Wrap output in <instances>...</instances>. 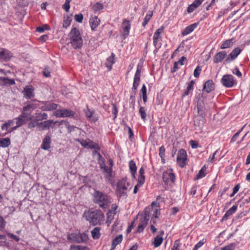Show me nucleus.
<instances>
[{"mask_svg":"<svg viewBox=\"0 0 250 250\" xmlns=\"http://www.w3.org/2000/svg\"><path fill=\"white\" fill-rule=\"evenodd\" d=\"M123 240V235L122 234L115 237L112 241L111 250H114L116 246L121 243Z\"/></svg>","mask_w":250,"mask_h":250,"instance_id":"nucleus-28","label":"nucleus"},{"mask_svg":"<svg viewBox=\"0 0 250 250\" xmlns=\"http://www.w3.org/2000/svg\"><path fill=\"white\" fill-rule=\"evenodd\" d=\"M153 15V13L151 11H149L147 14L146 15L144 20V22H143L142 25L144 27H145V26L147 24L149 20H150L151 18L152 17Z\"/></svg>","mask_w":250,"mask_h":250,"instance_id":"nucleus-37","label":"nucleus"},{"mask_svg":"<svg viewBox=\"0 0 250 250\" xmlns=\"http://www.w3.org/2000/svg\"><path fill=\"white\" fill-rule=\"evenodd\" d=\"M240 132V131H238L234 134V135L233 136V137H232V138L231 139V142H234L236 141V140L237 139V138L238 137V136L239 135Z\"/></svg>","mask_w":250,"mask_h":250,"instance_id":"nucleus-64","label":"nucleus"},{"mask_svg":"<svg viewBox=\"0 0 250 250\" xmlns=\"http://www.w3.org/2000/svg\"><path fill=\"white\" fill-rule=\"evenodd\" d=\"M15 120H17L16 125H18V126H20V127H21L23 124H24L25 123V121H26L21 115L18 117L15 118Z\"/></svg>","mask_w":250,"mask_h":250,"instance_id":"nucleus-41","label":"nucleus"},{"mask_svg":"<svg viewBox=\"0 0 250 250\" xmlns=\"http://www.w3.org/2000/svg\"><path fill=\"white\" fill-rule=\"evenodd\" d=\"M117 208H118V206L116 204H113L111 205V208L108 211L107 214L108 220L109 219H110V220L112 219V218H113L112 215L116 214V213L117 212Z\"/></svg>","mask_w":250,"mask_h":250,"instance_id":"nucleus-25","label":"nucleus"},{"mask_svg":"<svg viewBox=\"0 0 250 250\" xmlns=\"http://www.w3.org/2000/svg\"><path fill=\"white\" fill-rule=\"evenodd\" d=\"M84 216L89 224L93 226L100 225L104 220V214L99 209H89L84 212Z\"/></svg>","mask_w":250,"mask_h":250,"instance_id":"nucleus-1","label":"nucleus"},{"mask_svg":"<svg viewBox=\"0 0 250 250\" xmlns=\"http://www.w3.org/2000/svg\"><path fill=\"white\" fill-rule=\"evenodd\" d=\"M187 60V58L186 57H184V56H183L182 57L180 60L176 62V63L178 64V65H182L184 64V63H183V62L185 60Z\"/></svg>","mask_w":250,"mask_h":250,"instance_id":"nucleus-63","label":"nucleus"},{"mask_svg":"<svg viewBox=\"0 0 250 250\" xmlns=\"http://www.w3.org/2000/svg\"><path fill=\"white\" fill-rule=\"evenodd\" d=\"M75 21L79 23H81L83 20V15L82 14H76L74 16Z\"/></svg>","mask_w":250,"mask_h":250,"instance_id":"nucleus-51","label":"nucleus"},{"mask_svg":"<svg viewBox=\"0 0 250 250\" xmlns=\"http://www.w3.org/2000/svg\"><path fill=\"white\" fill-rule=\"evenodd\" d=\"M100 20L96 16H91L89 20V24L92 30L95 31L99 25Z\"/></svg>","mask_w":250,"mask_h":250,"instance_id":"nucleus-17","label":"nucleus"},{"mask_svg":"<svg viewBox=\"0 0 250 250\" xmlns=\"http://www.w3.org/2000/svg\"><path fill=\"white\" fill-rule=\"evenodd\" d=\"M51 137L48 135H46L42 141L41 148L43 150H49L51 147Z\"/></svg>","mask_w":250,"mask_h":250,"instance_id":"nucleus-20","label":"nucleus"},{"mask_svg":"<svg viewBox=\"0 0 250 250\" xmlns=\"http://www.w3.org/2000/svg\"><path fill=\"white\" fill-rule=\"evenodd\" d=\"M214 89V84L212 80L207 81L204 85L203 90L208 93Z\"/></svg>","mask_w":250,"mask_h":250,"instance_id":"nucleus-21","label":"nucleus"},{"mask_svg":"<svg viewBox=\"0 0 250 250\" xmlns=\"http://www.w3.org/2000/svg\"><path fill=\"white\" fill-rule=\"evenodd\" d=\"M71 21V19L70 18L67 17H64L63 21V27L66 28H67Z\"/></svg>","mask_w":250,"mask_h":250,"instance_id":"nucleus-44","label":"nucleus"},{"mask_svg":"<svg viewBox=\"0 0 250 250\" xmlns=\"http://www.w3.org/2000/svg\"><path fill=\"white\" fill-rule=\"evenodd\" d=\"M196 8H197L193 5V4L192 3L188 6L187 11L188 13H191Z\"/></svg>","mask_w":250,"mask_h":250,"instance_id":"nucleus-62","label":"nucleus"},{"mask_svg":"<svg viewBox=\"0 0 250 250\" xmlns=\"http://www.w3.org/2000/svg\"><path fill=\"white\" fill-rule=\"evenodd\" d=\"M37 126L36 119H33L28 124V127L29 128H33Z\"/></svg>","mask_w":250,"mask_h":250,"instance_id":"nucleus-52","label":"nucleus"},{"mask_svg":"<svg viewBox=\"0 0 250 250\" xmlns=\"http://www.w3.org/2000/svg\"><path fill=\"white\" fill-rule=\"evenodd\" d=\"M114 63V59L113 54L112 53V56L109 57L106 60L105 62V65L108 68L109 70H110L112 68V65Z\"/></svg>","mask_w":250,"mask_h":250,"instance_id":"nucleus-33","label":"nucleus"},{"mask_svg":"<svg viewBox=\"0 0 250 250\" xmlns=\"http://www.w3.org/2000/svg\"><path fill=\"white\" fill-rule=\"evenodd\" d=\"M237 206L234 205L231 208H230L225 214L223 219L225 218H227L228 217L231 215L233 213H234L237 210Z\"/></svg>","mask_w":250,"mask_h":250,"instance_id":"nucleus-35","label":"nucleus"},{"mask_svg":"<svg viewBox=\"0 0 250 250\" xmlns=\"http://www.w3.org/2000/svg\"><path fill=\"white\" fill-rule=\"evenodd\" d=\"M85 114L86 117L90 121L92 122H95L97 120V119L95 117H93L94 111L88 108H87L85 111Z\"/></svg>","mask_w":250,"mask_h":250,"instance_id":"nucleus-31","label":"nucleus"},{"mask_svg":"<svg viewBox=\"0 0 250 250\" xmlns=\"http://www.w3.org/2000/svg\"><path fill=\"white\" fill-rule=\"evenodd\" d=\"M59 123L58 125H62V122L54 121L52 120H48L43 122V126L42 127V130L49 129L50 128H53V125Z\"/></svg>","mask_w":250,"mask_h":250,"instance_id":"nucleus-18","label":"nucleus"},{"mask_svg":"<svg viewBox=\"0 0 250 250\" xmlns=\"http://www.w3.org/2000/svg\"><path fill=\"white\" fill-rule=\"evenodd\" d=\"M6 222L3 217L0 215V230L4 229L5 226Z\"/></svg>","mask_w":250,"mask_h":250,"instance_id":"nucleus-57","label":"nucleus"},{"mask_svg":"<svg viewBox=\"0 0 250 250\" xmlns=\"http://www.w3.org/2000/svg\"><path fill=\"white\" fill-rule=\"evenodd\" d=\"M69 40L71 46L74 49L81 48L83 45V41L79 30L75 27L71 29L68 34Z\"/></svg>","mask_w":250,"mask_h":250,"instance_id":"nucleus-3","label":"nucleus"},{"mask_svg":"<svg viewBox=\"0 0 250 250\" xmlns=\"http://www.w3.org/2000/svg\"><path fill=\"white\" fill-rule=\"evenodd\" d=\"M102 171L104 172L105 177L109 181H111L112 173V169L111 167L108 168L106 166L104 168L102 169Z\"/></svg>","mask_w":250,"mask_h":250,"instance_id":"nucleus-29","label":"nucleus"},{"mask_svg":"<svg viewBox=\"0 0 250 250\" xmlns=\"http://www.w3.org/2000/svg\"><path fill=\"white\" fill-rule=\"evenodd\" d=\"M75 112L70 109H62L56 110L53 112V115L58 118H65L73 117Z\"/></svg>","mask_w":250,"mask_h":250,"instance_id":"nucleus-8","label":"nucleus"},{"mask_svg":"<svg viewBox=\"0 0 250 250\" xmlns=\"http://www.w3.org/2000/svg\"><path fill=\"white\" fill-rule=\"evenodd\" d=\"M241 51V50L239 48H238V47L235 48L229 55V56L227 57V58L225 60V61L227 63H229L231 61L234 60V59H235L237 58V57L238 56V55L240 53Z\"/></svg>","mask_w":250,"mask_h":250,"instance_id":"nucleus-16","label":"nucleus"},{"mask_svg":"<svg viewBox=\"0 0 250 250\" xmlns=\"http://www.w3.org/2000/svg\"><path fill=\"white\" fill-rule=\"evenodd\" d=\"M14 123V121L13 120H8L7 122H5L1 125V129L2 130H6L7 131L8 133V130H9V127L13 125Z\"/></svg>","mask_w":250,"mask_h":250,"instance_id":"nucleus-34","label":"nucleus"},{"mask_svg":"<svg viewBox=\"0 0 250 250\" xmlns=\"http://www.w3.org/2000/svg\"><path fill=\"white\" fill-rule=\"evenodd\" d=\"M100 227H96L91 231L92 236L94 239H98L100 237Z\"/></svg>","mask_w":250,"mask_h":250,"instance_id":"nucleus-32","label":"nucleus"},{"mask_svg":"<svg viewBox=\"0 0 250 250\" xmlns=\"http://www.w3.org/2000/svg\"><path fill=\"white\" fill-rule=\"evenodd\" d=\"M40 103L43 104L40 107L42 111H52L57 107V104L49 102H40Z\"/></svg>","mask_w":250,"mask_h":250,"instance_id":"nucleus-13","label":"nucleus"},{"mask_svg":"<svg viewBox=\"0 0 250 250\" xmlns=\"http://www.w3.org/2000/svg\"><path fill=\"white\" fill-rule=\"evenodd\" d=\"M165 147L162 146L159 148V156L161 159H163L165 156Z\"/></svg>","mask_w":250,"mask_h":250,"instance_id":"nucleus-53","label":"nucleus"},{"mask_svg":"<svg viewBox=\"0 0 250 250\" xmlns=\"http://www.w3.org/2000/svg\"><path fill=\"white\" fill-rule=\"evenodd\" d=\"M201 71V69L200 67L197 66L194 71L193 75L195 77L197 78L199 77L200 72Z\"/></svg>","mask_w":250,"mask_h":250,"instance_id":"nucleus-56","label":"nucleus"},{"mask_svg":"<svg viewBox=\"0 0 250 250\" xmlns=\"http://www.w3.org/2000/svg\"><path fill=\"white\" fill-rule=\"evenodd\" d=\"M236 247L235 243H231L221 248V250H234Z\"/></svg>","mask_w":250,"mask_h":250,"instance_id":"nucleus-45","label":"nucleus"},{"mask_svg":"<svg viewBox=\"0 0 250 250\" xmlns=\"http://www.w3.org/2000/svg\"><path fill=\"white\" fill-rule=\"evenodd\" d=\"M36 119L42 121L43 120H46L48 118V115L46 113H36Z\"/></svg>","mask_w":250,"mask_h":250,"instance_id":"nucleus-43","label":"nucleus"},{"mask_svg":"<svg viewBox=\"0 0 250 250\" xmlns=\"http://www.w3.org/2000/svg\"><path fill=\"white\" fill-rule=\"evenodd\" d=\"M129 167L131 174L132 176V177L134 178L137 170V167L136 166L135 163L133 160H131L129 161Z\"/></svg>","mask_w":250,"mask_h":250,"instance_id":"nucleus-30","label":"nucleus"},{"mask_svg":"<svg viewBox=\"0 0 250 250\" xmlns=\"http://www.w3.org/2000/svg\"><path fill=\"white\" fill-rule=\"evenodd\" d=\"M194 84V81L193 80L191 81L189 83H188L187 89L189 90L190 91H192Z\"/></svg>","mask_w":250,"mask_h":250,"instance_id":"nucleus-58","label":"nucleus"},{"mask_svg":"<svg viewBox=\"0 0 250 250\" xmlns=\"http://www.w3.org/2000/svg\"><path fill=\"white\" fill-rule=\"evenodd\" d=\"M140 81V78L134 77L133 86H132V91L133 92H134V93L136 92V90H137V87L139 84Z\"/></svg>","mask_w":250,"mask_h":250,"instance_id":"nucleus-42","label":"nucleus"},{"mask_svg":"<svg viewBox=\"0 0 250 250\" xmlns=\"http://www.w3.org/2000/svg\"><path fill=\"white\" fill-rule=\"evenodd\" d=\"M197 108L198 114L203 117L205 115V107L202 100H199L198 101Z\"/></svg>","mask_w":250,"mask_h":250,"instance_id":"nucleus-24","label":"nucleus"},{"mask_svg":"<svg viewBox=\"0 0 250 250\" xmlns=\"http://www.w3.org/2000/svg\"><path fill=\"white\" fill-rule=\"evenodd\" d=\"M11 57L10 52L5 49H0V59L7 60Z\"/></svg>","mask_w":250,"mask_h":250,"instance_id":"nucleus-26","label":"nucleus"},{"mask_svg":"<svg viewBox=\"0 0 250 250\" xmlns=\"http://www.w3.org/2000/svg\"><path fill=\"white\" fill-rule=\"evenodd\" d=\"M206 242V240L204 239L200 240L194 246L193 250H197L198 249L201 248Z\"/></svg>","mask_w":250,"mask_h":250,"instance_id":"nucleus-46","label":"nucleus"},{"mask_svg":"<svg viewBox=\"0 0 250 250\" xmlns=\"http://www.w3.org/2000/svg\"><path fill=\"white\" fill-rule=\"evenodd\" d=\"M206 170V167H205V166L202 167V168L199 170L198 174H197L195 179L198 180L206 176V174L205 172Z\"/></svg>","mask_w":250,"mask_h":250,"instance_id":"nucleus-39","label":"nucleus"},{"mask_svg":"<svg viewBox=\"0 0 250 250\" xmlns=\"http://www.w3.org/2000/svg\"><path fill=\"white\" fill-rule=\"evenodd\" d=\"M227 53L222 51L216 53L213 58V62L215 63L221 62L226 57Z\"/></svg>","mask_w":250,"mask_h":250,"instance_id":"nucleus-19","label":"nucleus"},{"mask_svg":"<svg viewBox=\"0 0 250 250\" xmlns=\"http://www.w3.org/2000/svg\"><path fill=\"white\" fill-rule=\"evenodd\" d=\"M131 24L130 21L127 20H124L122 24L121 31L122 36L124 39L128 36Z\"/></svg>","mask_w":250,"mask_h":250,"instance_id":"nucleus-11","label":"nucleus"},{"mask_svg":"<svg viewBox=\"0 0 250 250\" xmlns=\"http://www.w3.org/2000/svg\"><path fill=\"white\" fill-rule=\"evenodd\" d=\"M37 105L33 103L28 104L22 108V113L21 115L26 121L33 120V116L31 115L32 110L36 109Z\"/></svg>","mask_w":250,"mask_h":250,"instance_id":"nucleus-5","label":"nucleus"},{"mask_svg":"<svg viewBox=\"0 0 250 250\" xmlns=\"http://www.w3.org/2000/svg\"><path fill=\"white\" fill-rule=\"evenodd\" d=\"M103 8V4L100 2L96 3L93 5V9L95 13H96L98 11L102 10Z\"/></svg>","mask_w":250,"mask_h":250,"instance_id":"nucleus-40","label":"nucleus"},{"mask_svg":"<svg viewBox=\"0 0 250 250\" xmlns=\"http://www.w3.org/2000/svg\"><path fill=\"white\" fill-rule=\"evenodd\" d=\"M139 113L141 115L142 119L145 120L146 117V109L143 107H141L139 109Z\"/></svg>","mask_w":250,"mask_h":250,"instance_id":"nucleus-49","label":"nucleus"},{"mask_svg":"<svg viewBox=\"0 0 250 250\" xmlns=\"http://www.w3.org/2000/svg\"><path fill=\"white\" fill-rule=\"evenodd\" d=\"M163 179L166 184L168 185L174 183L175 180V175L171 172L166 171L163 173Z\"/></svg>","mask_w":250,"mask_h":250,"instance_id":"nucleus-14","label":"nucleus"},{"mask_svg":"<svg viewBox=\"0 0 250 250\" xmlns=\"http://www.w3.org/2000/svg\"><path fill=\"white\" fill-rule=\"evenodd\" d=\"M10 140L8 138L0 139V146L1 147H8L10 145Z\"/></svg>","mask_w":250,"mask_h":250,"instance_id":"nucleus-36","label":"nucleus"},{"mask_svg":"<svg viewBox=\"0 0 250 250\" xmlns=\"http://www.w3.org/2000/svg\"><path fill=\"white\" fill-rule=\"evenodd\" d=\"M234 41L233 39L227 40L225 41L220 45V48L222 49H227L233 45Z\"/></svg>","mask_w":250,"mask_h":250,"instance_id":"nucleus-27","label":"nucleus"},{"mask_svg":"<svg viewBox=\"0 0 250 250\" xmlns=\"http://www.w3.org/2000/svg\"><path fill=\"white\" fill-rule=\"evenodd\" d=\"M198 23H194L190 24L186 27L182 31V34L183 36H187L193 32L194 29L197 27Z\"/></svg>","mask_w":250,"mask_h":250,"instance_id":"nucleus-22","label":"nucleus"},{"mask_svg":"<svg viewBox=\"0 0 250 250\" xmlns=\"http://www.w3.org/2000/svg\"><path fill=\"white\" fill-rule=\"evenodd\" d=\"M232 73L233 74L236 75L239 77H241L242 76V73L240 72L237 67H236L233 69Z\"/></svg>","mask_w":250,"mask_h":250,"instance_id":"nucleus-59","label":"nucleus"},{"mask_svg":"<svg viewBox=\"0 0 250 250\" xmlns=\"http://www.w3.org/2000/svg\"><path fill=\"white\" fill-rule=\"evenodd\" d=\"M145 180V176H139L137 184L139 187H141L144 183Z\"/></svg>","mask_w":250,"mask_h":250,"instance_id":"nucleus-48","label":"nucleus"},{"mask_svg":"<svg viewBox=\"0 0 250 250\" xmlns=\"http://www.w3.org/2000/svg\"><path fill=\"white\" fill-rule=\"evenodd\" d=\"M180 245V241L178 240H176L173 244L171 250H179Z\"/></svg>","mask_w":250,"mask_h":250,"instance_id":"nucleus-50","label":"nucleus"},{"mask_svg":"<svg viewBox=\"0 0 250 250\" xmlns=\"http://www.w3.org/2000/svg\"><path fill=\"white\" fill-rule=\"evenodd\" d=\"M0 81L1 82L0 83V85L3 86H10L12 85H14L15 83L13 79H10L8 78L5 77H0Z\"/></svg>","mask_w":250,"mask_h":250,"instance_id":"nucleus-23","label":"nucleus"},{"mask_svg":"<svg viewBox=\"0 0 250 250\" xmlns=\"http://www.w3.org/2000/svg\"><path fill=\"white\" fill-rule=\"evenodd\" d=\"M87 248L81 246H72L70 250H87Z\"/></svg>","mask_w":250,"mask_h":250,"instance_id":"nucleus-47","label":"nucleus"},{"mask_svg":"<svg viewBox=\"0 0 250 250\" xmlns=\"http://www.w3.org/2000/svg\"><path fill=\"white\" fill-rule=\"evenodd\" d=\"M149 219V212L147 210H145L144 215L140 218V223L137 228V231L142 232L146 226L148 221Z\"/></svg>","mask_w":250,"mask_h":250,"instance_id":"nucleus-7","label":"nucleus"},{"mask_svg":"<svg viewBox=\"0 0 250 250\" xmlns=\"http://www.w3.org/2000/svg\"><path fill=\"white\" fill-rule=\"evenodd\" d=\"M190 145L192 148H196L198 146V143L194 140H191L190 141Z\"/></svg>","mask_w":250,"mask_h":250,"instance_id":"nucleus-61","label":"nucleus"},{"mask_svg":"<svg viewBox=\"0 0 250 250\" xmlns=\"http://www.w3.org/2000/svg\"><path fill=\"white\" fill-rule=\"evenodd\" d=\"M24 97L30 99L35 96L34 88L32 85H26L22 91Z\"/></svg>","mask_w":250,"mask_h":250,"instance_id":"nucleus-12","label":"nucleus"},{"mask_svg":"<svg viewBox=\"0 0 250 250\" xmlns=\"http://www.w3.org/2000/svg\"><path fill=\"white\" fill-rule=\"evenodd\" d=\"M79 142L84 147L91 149H98V145L89 139L82 140L79 141Z\"/></svg>","mask_w":250,"mask_h":250,"instance_id":"nucleus-15","label":"nucleus"},{"mask_svg":"<svg viewBox=\"0 0 250 250\" xmlns=\"http://www.w3.org/2000/svg\"><path fill=\"white\" fill-rule=\"evenodd\" d=\"M129 186V184L126 181V178L119 180L117 184L116 193L117 195L120 197L126 196Z\"/></svg>","mask_w":250,"mask_h":250,"instance_id":"nucleus-4","label":"nucleus"},{"mask_svg":"<svg viewBox=\"0 0 250 250\" xmlns=\"http://www.w3.org/2000/svg\"><path fill=\"white\" fill-rule=\"evenodd\" d=\"M187 156V152L185 150L181 149L178 151L177 157V162L179 166L181 167H184L186 165Z\"/></svg>","mask_w":250,"mask_h":250,"instance_id":"nucleus-10","label":"nucleus"},{"mask_svg":"<svg viewBox=\"0 0 250 250\" xmlns=\"http://www.w3.org/2000/svg\"><path fill=\"white\" fill-rule=\"evenodd\" d=\"M221 82L224 86L227 88L232 87L235 83L233 76L229 74L224 75L221 80Z\"/></svg>","mask_w":250,"mask_h":250,"instance_id":"nucleus-9","label":"nucleus"},{"mask_svg":"<svg viewBox=\"0 0 250 250\" xmlns=\"http://www.w3.org/2000/svg\"><path fill=\"white\" fill-rule=\"evenodd\" d=\"M50 68L48 67H45L43 71V74L45 77H50Z\"/></svg>","mask_w":250,"mask_h":250,"instance_id":"nucleus-54","label":"nucleus"},{"mask_svg":"<svg viewBox=\"0 0 250 250\" xmlns=\"http://www.w3.org/2000/svg\"><path fill=\"white\" fill-rule=\"evenodd\" d=\"M205 0H195L194 2L192 3L193 5L196 7H198Z\"/></svg>","mask_w":250,"mask_h":250,"instance_id":"nucleus-60","label":"nucleus"},{"mask_svg":"<svg viewBox=\"0 0 250 250\" xmlns=\"http://www.w3.org/2000/svg\"><path fill=\"white\" fill-rule=\"evenodd\" d=\"M87 239L88 236L84 233H74L67 235V239L74 243H81L84 242Z\"/></svg>","mask_w":250,"mask_h":250,"instance_id":"nucleus-6","label":"nucleus"},{"mask_svg":"<svg viewBox=\"0 0 250 250\" xmlns=\"http://www.w3.org/2000/svg\"><path fill=\"white\" fill-rule=\"evenodd\" d=\"M163 239L162 236L157 235L154 240L153 244L155 247L157 248L159 247L162 243Z\"/></svg>","mask_w":250,"mask_h":250,"instance_id":"nucleus-38","label":"nucleus"},{"mask_svg":"<svg viewBox=\"0 0 250 250\" xmlns=\"http://www.w3.org/2000/svg\"><path fill=\"white\" fill-rule=\"evenodd\" d=\"M93 196L94 203L98 204L103 209L108 208L111 203L110 197L100 191L95 190Z\"/></svg>","mask_w":250,"mask_h":250,"instance_id":"nucleus-2","label":"nucleus"},{"mask_svg":"<svg viewBox=\"0 0 250 250\" xmlns=\"http://www.w3.org/2000/svg\"><path fill=\"white\" fill-rule=\"evenodd\" d=\"M141 72V68L140 67L139 65H138L137 67L136 72L135 74L134 77L140 79Z\"/></svg>","mask_w":250,"mask_h":250,"instance_id":"nucleus-55","label":"nucleus"}]
</instances>
